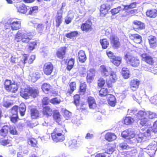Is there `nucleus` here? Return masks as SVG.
I'll list each match as a JSON object with an SVG mask.
<instances>
[{
  "label": "nucleus",
  "instance_id": "50",
  "mask_svg": "<svg viewBox=\"0 0 157 157\" xmlns=\"http://www.w3.org/2000/svg\"><path fill=\"white\" fill-rule=\"evenodd\" d=\"M10 118L12 123L15 124L18 121V114H11L10 117Z\"/></svg>",
  "mask_w": 157,
  "mask_h": 157
},
{
  "label": "nucleus",
  "instance_id": "27",
  "mask_svg": "<svg viewBox=\"0 0 157 157\" xmlns=\"http://www.w3.org/2000/svg\"><path fill=\"white\" fill-rule=\"evenodd\" d=\"M28 144L33 147L38 148V142L36 139L33 137H29L27 140Z\"/></svg>",
  "mask_w": 157,
  "mask_h": 157
},
{
  "label": "nucleus",
  "instance_id": "53",
  "mask_svg": "<svg viewBox=\"0 0 157 157\" xmlns=\"http://www.w3.org/2000/svg\"><path fill=\"white\" fill-rule=\"evenodd\" d=\"M79 108V109L81 111H84L86 110L87 108V104L85 102H82L80 103H79V105H78Z\"/></svg>",
  "mask_w": 157,
  "mask_h": 157
},
{
  "label": "nucleus",
  "instance_id": "54",
  "mask_svg": "<svg viewBox=\"0 0 157 157\" xmlns=\"http://www.w3.org/2000/svg\"><path fill=\"white\" fill-rule=\"evenodd\" d=\"M71 113L67 110H65L63 112V116L66 120H68L71 117Z\"/></svg>",
  "mask_w": 157,
  "mask_h": 157
},
{
  "label": "nucleus",
  "instance_id": "15",
  "mask_svg": "<svg viewBox=\"0 0 157 157\" xmlns=\"http://www.w3.org/2000/svg\"><path fill=\"white\" fill-rule=\"evenodd\" d=\"M111 6L109 5L103 4L101 5L100 8V14L102 16H105L108 13L110 9Z\"/></svg>",
  "mask_w": 157,
  "mask_h": 157
},
{
  "label": "nucleus",
  "instance_id": "45",
  "mask_svg": "<svg viewBox=\"0 0 157 157\" xmlns=\"http://www.w3.org/2000/svg\"><path fill=\"white\" fill-rule=\"evenodd\" d=\"M27 7L24 4L19 7L17 8L18 12L21 13H25L27 12Z\"/></svg>",
  "mask_w": 157,
  "mask_h": 157
},
{
  "label": "nucleus",
  "instance_id": "37",
  "mask_svg": "<svg viewBox=\"0 0 157 157\" xmlns=\"http://www.w3.org/2000/svg\"><path fill=\"white\" fill-rule=\"evenodd\" d=\"M121 74L123 77L125 79H127L129 77L130 72L129 69L126 67L122 68Z\"/></svg>",
  "mask_w": 157,
  "mask_h": 157
},
{
  "label": "nucleus",
  "instance_id": "21",
  "mask_svg": "<svg viewBox=\"0 0 157 157\" xmlns=\"http://www.w3.org/2000/svg\"><path fill=\"white\" fill-rule=\"evenodd\" d=\"M69 86L70 89H68L66 92L67 95H70L76 89V81H72L69 82Z\"/></svg>",
  "mask_w": 157,
  "mask_h": 157
},
{
  "label": "nucleus",
  "instance_id": "63",
  "mask_svg": "<svg viewBox=\"0 0 157 157\" xmlns=\"http://www.w3.org/2000/svg\"><path fill=\"white\" fill-rule=\"evenodd\" d=\"M18 106L15 105L13 106L10 109V112L11 114H18Z\"/></svg>",
  "mask_w": 157,
  "mask_h": 157
},
{
  "label": "nucleus",
  "instance_id": "6",
  "mask_svg": "<svg viewBox=\"0 0 157 157\" xmlns=\"http://www.w3.org/2000/svg\"><path fill=\"white\" fill-rule=\"evenodd\" d=\"M53 69L54 66L52 63L48 62L44 65L43 71L44 74L48 76L52 74Z\"/></svg>",
  "mask_w": 157,
  "mask_h": 157
},
{
  "label": "nucleus",
  "instance_id": "36",
  "mask_svg": "<svg viewBox=\"0 0 157 157\" xmlns=\"http://www.w3.org/2000/svg\"><path fill=\"white\" fill-rule=\"evenodd\" d=\"M100 42L103 49H106L109 46V42L106 38L100 39Z\"/></svg>",
  "mask_w": 157,
  "mask_h": 157
},
{
  "label": "nucleus",
  "instance_id": "22",
  "mask_svg": "<svg viewBox=\"0 0 157 157\" xmlns=\"http://www.w3.org/2000/svg\"><path fill=\"white\" fill-rule=\"evenodd\" d=\"M29 90V87L22 89L20 92V95L25 99H29L30 98Z\"/></svg>",
  "mask_w": 157,
  "mask_h": 157
},
{
  "label": "nucleus",
  "instance_id": "12",
  "mask_svg": "<svg viewBox=\"0 0 157 157\" xmlns=\"http://www.w3.org/2000/svg\"><path fill=\"white\" fill-rule=\"evenodd\" d=\"M42 113L43 116L48 118L52 115L53 110L49 106H45L43 107Z\"/></svg>",
  "mask_w": 157,
  "mask_h": 157
},
{
  "label": "nucleus",
  "instance_id": "31",
  "mask_svg": "<svg viewBox=\"0 0 157 157\" xmlns=\"http://www.w3.org/2000/svg\"><path fill=\"white\" fill-rule=\"evenodd\" d=\"M146 16L151 18H155L157 16V10L155 9L148 10L146 13Z\"/></svg>",
  "mask_w": 157,
  "mask_h": 157
},
{
  "label": "nucleus",
  "instance_id": "7",
  "mask_svg": "<svg viewBox=\"0 0 157 157\" xmlns=\"http://www.w3.org/2000/svg\"><path fill=\"white\" fill-rule=\"evenodd\" d=\"M111 46L114 49H118L121 46V43L119 38L116 36L112 35L110 38Z\"/></svg>",
  "mask_w": 157,
  "mask_h": 157
},
{
  "label": "nucleus",
  "instance_id": "59",
  "mask_svg": "<svg viewBox=\"0 0 157 157\" xmlns=\"http://www.w3.org/2000/svg\"><path fill=\"white\" fill-rule=\"evenodd\" d=\"M137 3L136 2L131 3L128 5H126L124 6V8L126 10L131 9L136 7Z\"/></svg>",
  "mask_w": 157,
  "mask_h": 157
},
{
  "label": "nucleus",
  "instance_id": "4",
  "mask_svg": "<svg viewBox=\"0 0 157 157\" xmlns=\"http://www.w3.org/2000/svg\"><path fill=\"white\" fill-rule=\"evenodd\" d=\"M124 59L127 63L133 67H138L140 64V60L136 58L131 52H128L125 53Z\"/></svg>",
  "mask_w": 157,
  "mask_h": 157
},
{
  "label": "nucleus",
  "instance_id": "44",
  "mask_svg": "<svg viewBox=\"0 0 157 157\" xmlns=\"http://www.w3.org/2000/svg\"><path fill=\"white\" fill-rule=\"evenodd\" d=\"M78 34L77 31H73L66 34L65 36L70 39L76 37Z\"/></svg>",
  "mask_w": 157,
  "mask_h": 157
},
{
  "label": "nucleus",
  "instance_id": "25",
  "mask_svg": "<svg viewBox=\"0 0 157 157\" xmlns=\"http://www.w3.org/2000/svg\"><path fill=\"white\" fill-rule=\"evenodd\" d=\"M105 139L108 142H112L117 138L116 135L112 132H108L105 135Z\"/></svg>",
  "mask_w": 157,
  "mask_h": 157
},
{
  "label": "nucleus",
  "instance_id": "1",
  "mask_svg": "<svg viewBox=\"0 0 157 157\" xmlns=\"http://www.w3.org/2000/svg\"><path fill=\"white\" fill-rule=\"evenodd\" d=\"M100 71L101 75L106 78L110 75L108 80H106V84L108 88H112L113 84L117 80L116 72L113 71H109L108 68L105 65H101L100 67Z\"/></svg>",
  "mask_w": 157,
  "mask_h": 157
},
{
  "label": "nucleus",
  "instance_id": "49",
  "mask_svg": "<svg viewBox=\"0 0 157 157\" xmlns=\"http://www.w3.org/2000/svg\"><path fill=\"white\" fill-rule=\"evenodd\" d=\"M73 98L74 103L77 107H78V105H79L80 99V95L79 94H76L74 96Z\"/></svg>",
  "mask_w": 157,
  "mask_h": 157
},
{
  "label": "nucleus",
  "instance_id": "11",
  "mask_svg": "<svg viewBox=\"0 0 157 157\" xmlns=\"http://www.w3.org/2000/svg\"><path fill=\"white\" fill-rule=\"evenodd\" d=\"M66 50L67 47L65 46L59 48L56 52V55L57 57L59 59H63L65 57Z\"/></svg>",
  "mask_w": 157,
  "mask_h": 157
},
{
  "label": "nucleus",
  "instance_id": "14",
  "mask_svg": "<svg viewBox=\"0 0 157 157\" xmlns=\"http://www.w3.org/2000/svg\"><path fill=\"white\" fill-rule=\"evenodd\" d=\"M148 41L150 48L155 49L157 47V39L156 36L152 35L149 36Z\"/></svg>",
  "mask_w": 157,
  "mask_h": 157
},
{
  "label": "nucleus",
  "instance_id": "52",
  "mask_svg": "<svg viewBox=\"0 0 157 157\" xmlns=\"http://www.w3.org/2000/svg\"><path fill=\"white\" fill-rule=\"evenodd\" d=\"M9 132L10 134L13 135H16L17 134V132L15 126L10 125L9 126Z\"/></svg>",
  "mask_w": 157,
  "mask_h": 157
},
{
  "label": "nucleus",
  "instance_id": "32",
  "mask_svg": "<svg viewBox=\"0 0 157 157\" xmlns=\"http://www.w3.org/2000/svg\"><path fill=\"white\" fill-rule=\"evenodd\" d=\"M78 58L80 62L83 63L86 60V57L85 52L81 50L78 52Z\"/></svg>",
  "mask_w": 157,
  "mask_h": 157
},
{
  "label": "nucleus",
  "instance_id": "38",
  "mask_svg": "<svg viewBox=\"0 0 157 157\" xmlns=\"http://www.w3.org/2000/svg\"><path fill=\"white\" fill-rule=\"evenodd\" d=\"M18 86L17 84L13 83L7 90L12 93H15L18 90Z\"/></svg>",
  "mask_w": 157,
  "mask_h": 157
},
{
  "label": "nucleus",
  "instance_id": "55",
  "mask_svg": "<svg viewBox=\"0 0 157 157\" xmlns=\"http://www.w3.org/2000/svg\"><path fill=\"white\" fill-rule=\"evenodd\" d=\"M61 101L60 99L57 97H55L50 100V102L53 105L59 104Z\"/></svg>",
  "mask_w": 157,
  "mask_h": 157
},
{
  "label": "nucleus",
  "instance_id": "62",
  "mask_svg": "<svg viewBox=\"0 0 157 157\" xmlns=\"http://www.w3.org/2000/svg\"><path fill=\"white\" fill-rule=\"evenodd\" d=\"M119 147L121 149L123 150H127L129 148V146H128L127 143L125 142H123L120 143L119 144Z\"/></svg>",
  "mask_w": 157,
  "mask_h": 157
},
{
  "label": "nucleus",
  "instance_id": "47",
  "mask_svg": "<svg viewBox=\"0 0 157 157\" xmlns=\"http://www.w3.org/2000/svg\"><path fill=\"white\" fill-rule=\"evenodd\" d=\"M42 106H47L50 102V100L48 97H44L41 100Z\"/></svg>",
  "mask_w": 157,
  "mask_h": 157
},
{
  "label": "nucleus",
  "instance_id": "30",
  "mask_svg": "<svg viewBox=\"0 0 157 157\" xmlns=\"http://www.w3.org/2000/svg\"><path fill=\"white\" fill-rule=\"evenodd\" d=\"M30 116L32 119H37L40 116L39 111L36 108H32L30 110Z\"/></svg>",
  "mask_w": 157,
  "mask_h": 157
},
{
  "label": "nucleus",
  "instance_id": "56",
  "mask_svg": "<svg viewBox=\"0 0 157 157\" xmlns=\"http://www.w3.org/2000/svg\"><path fill=\"white\" fill-rule=\"evenodd\" d=\"M11 140L10 139H2L0 140V144L3 146H5L11 144Z\"/></svg>",
  "mask_w": 157,
  "mask_h": 157
},
{
  "label": "nucleus",
  "instance_id": "13",
  "mask_svg": "<svg viewBox=\"0 0 157 157\" xmlns=\"http://www.w3.org/2000/svg\"><path fill=\"white\" fill-rule=\"evenodd\" d=\"M133 28L134 29L140 30L145 29L144 24L141 21L137 20H134L132 23Z\"/></svg>",
  "mask_w": 157,
  "mask_h": 157
},
{
  "label": "nucleus",
  "instance_id": "24",
  "mask_svg": "<svg viewBox=\"0 0 157 157\" xmlns=\"http://www.w3.org/2000/svg\"><path fill=\"white\" fill-rule=\"evenodd\" d=\"M130 37L131 39L136 44H139L142 42V36L137 33L131 35Z\"/></svg>",
  "mask_w": 157,
  "mask_h": 157
},
{
  "label": "nucleus",
  "instance_id": "64",
  "mask_svg": "<svg viewBox=\"0 0 157 157\" xmlns=\"http://www.w3.org/2000/svg\"><path fill=\"white\" fill-rule=\"evenodd\" d=\"M151 128L153 132L154 133H157V120L154 122Z\"/></svg>",
  "mask_w": 157,
  "mask_h": 157
},
{
  "label": "nucleus",
  "instance_id": "5",
  "mask_svg": "<svg viewBox=\"0 0 157 157\" xmlns=\"http://www.w3.org/2000/svg\"><path fill=\"white\" fill-rule=\"evenodd\" d=\"M32 35L28 33H22L20 30L17 31L14 37L15 40L17 42L21 41L24 44H28L32 39Z\"/></svg>",
  "mask_w": 157,
  "mask_h": 157
},
{
  "label": "nucleus",
  "instance_id": "43",
  "mask_svg": "<svg viewBox=\"0 0 157 157\" xmlns=\"http://www.w3.org/2000/svg\"><path fill=\"white\" fill-rule=\"evenodd\" d=\"M52 87V86L48 83H44L41 86V89L44 92L49 91Z\"/></svg>",
  "mask_w": 157,
  "mask_h": 157
},
{
  "label": "nucleus",
  "instance_id": "29",
  "mask_svg": "<svg viewBox=\"0 0 157 157\" xmlns=\"http://www.w3.org/2000/svg\"><path fill=\"white\" fill-rule=\"evenodd\" d=\"M9 129L8 125H4L0 129V136L3 138H5L7 136Z\"/></svg>",
  "mask_w": 157,
  "mask_h": 157
},
{
  "label": "nucleus",
  "instance_id": "40",
  "mask_svg": "<svg viewBox=\"0 0 157 157\" xmlns=\"http://www.w3.org/2000/svg\"><path fill=\"white\" fill-rule=\"evenodd\" d=\"M108 90L107 88L102 87L99 92V95L101 97H103L108 95Z\"/></svg>",
  "mask_w": 157,
  "mask_h": 157
},
{
  "label": "nucleus",
  "instance_id": "17",
  "mask_svg": "<svg viewBox=\"0 0 157 157\" xmlns=\"http://www.w3.org/2000/svg\"><path fill=\"white\" fill-rule=\"evenodd\" d=\"M147 153L151 157H152L155 154L156 148L155 145L150 144L146 148Z\"/></svg>",
  "mask_w": 157,
  "mask_h": 157
},
{
  "label": "nucleus",
  "instance_id": "41",
  "mask_svg": "<svg viewBox=\"0 0 157 157\" xmlns=\"http://www.w3.org/2000/svg\"><path fill=\"white\" fill-rule=\"evenodd\" d=\"M87 85L85 82H81L80 84L79 91L84 94L86 91Z\"/></svg>",
  "mask_w": 157,
  "mask_h": 157
},
{
  "label": "nucleus",
  "instance_id": "34",
  "mask_svg": "<svg viewBox=\"0 0 157 157\" xmlns=\"http://www.w3.org/2000/svg\"><path fill=\"white\" fill-rule=\"evenodd\" d=\"M75 63V59L71 58L67 61L66 69L69 71L73 68Z\"/></svg>",
  "mask_w": 157,
  "mask_h": 157
},
{
  "label": "nucleus",
  "instance_id": "35",
  "mask_svg": "<svg viewBox=\"0 0 157 157\" xmlns=\"http://www.w3.org/2000/svg\"><path fill=\"white\" fill-rule=\"evenodd\" d=\"M111 62L115 66H118L122 62V58L120 56H116L112 59Z\"/></svg>",
  "mask_w": 157,
  "mask_h": 157
},
{
  "label": "nucleus",
  "instance_id": "9",
  "mask_svg": "<svg viewBox=\"0 0 157 157\" xmlns=\"http://www.w3.org/2000/svg\"><path fill=\"white\" fill-rule=\"evenodd\" d=\"M141 57L142 60L148 64L151 65H153L154 64L155 61L153 58L147 53L142 54L141 55Z\"/></svg>",
  "mask_w": 157,
  "mask_h": 157
},
{
  "label": "nucleus",
  "instance_id": "26",
  "mask_svg": "<svg viewBox=\"0 0 157 157\" xmlns=\"http://www.w3.org/2000/svg\"><path fill=\"white\" fill-rule=\"evenodd\" d=\"M109 97L107 99L108 104L112 107H114L117 104V100L115 96L112 94H109Z\"/></svg>",
  "mask_w": 157,
  "mask_h": 157
},
{
  "label": "nucleus",
  "instance_id": "23",
  "mask_svg": "<svg viewBox=\"0 0 157 157\" xmlns=\"http://www.w3.org/2000/svg\"><path fill=\"white\" fill-rule=\"evenodd\" d=\"M115 145L111 143H108L105 146L104 150L108 154H111L114 151Z\"/></svg>",
  "mask_w": 157,
  "mask_h": 157
},
{
  "label": "nucleus",
  "instance_id": "18",
  "mask_svg": "<svg viewBox=\"0 0 157 157\" xmlns=\"http://www.w3.org/2000/svg\"><path fill=\"white\" fill-rule=\"evenodd\" d=\"M127 150V151L123 152L122 154L126 156L128 155L132 156L135 155L137 153L136 148L134 147H129V148Z\"/></svg>",
  "mask_w": 157,
  "mask_h": 157
},
{
  "label": "nucleus",
  "instance_id": "3",
  "mask_svg": "<svg viewBox=\"0 0 157 157\" xmlns=\"http://www.w3.org/2000/svg\"><path fill=\"white\" fill-rule=\"evenodd\" d=\"M67 132L66 128L63 126L56 127L51 133L53 141L56 143L61 142L65 140V135Z\"/></svg>",
  "mask_w": 157,
  "mask_h": 157
},
{
  "label": "nucleus",
  "instance_id": "33",
  "mask_svg": "<svg viewBox=\"0 0 157 157\" xmlns=\"http://www.w3.org/2000/svg\"><path fill=\"white\" fill-rule=\"evenodd\" d=\"M89 71L92 74V75H90L89 74H88L86 76V80L88 83H90L94 79L95 70L94 69L91 68L90 69Z\"/></svg>",
  "mask_w": 157,
  "mask_h": 157
},
{
  "label": "nucleus",
  "instance_id": "39",
  "mask_svg": "<svg viewBox=\"0 0 157 157\" xmlns=\"http://www.w3.org/2000/svg\"><path fill=\"white\" fill-rule=\"evenodd\" d=\"M56 26L58 28L63 22V16L62 14L60 15H57L55 17Z\"/></svg>",
  "mask_w": 157,
  "mask_h": 157
},
{
  "label": "nucleus",
  "instance_id": "46",
  "mask_svg": "<svg viewBox=\"0 0 157 157\" xmlns=\"http://www.w3.org/2000/svg\"><path fill=\"white\" fill-rule=\"evenodd\" d=\"M106 82L105 81L103 78L100 77L98 80L97 85L100 88L103 87Z\"/></svg>",
  "mask_w": 157,
  "mask_h": 157
},
{
  "label": "nucleus",
  "instance_id": "10",
  "mask_svg": "<svg viewBox=\"0 0 157 157\" xmlns=\"http://www.w3.org/2000/svg\"><path fill=\"white\" fill-rule=\"evenodd\" d=\"M140 84V81L138 79H132L129 82L130 89L133 92L136 91L138 89Z\"/></svg>",
  "mask_w": 157,
  "mask_h": 157
},
{
  "label": "nucleus",
  "instance_id": "48",
  "mask_svg": "<svg viewBox=\"0 0 157 157\" xmlns=\"http://www.w3.org/2000/svg\"><path fill=\"white\" fill-rule=\"evenodd\" d=\"M53 117L55 120H59L60 119L61 115L58 111L54 110L53 111Z\"/></svg>",
  "mask_w": 157,
  "mask_h": 157
},
{
  "label": "nucleus",
  "instance_id": "57",
  "mask_svg": "<svg viewBox=\"0 0 157 157\" xmlns=\"http://www.w3.org/2000/svg\"><path fill=\"white\" fill-rule=\"evenodd\" d=\"M31 80L33 82H36L39 78V75L36 73H33L30 75Z\"/></svg>",
  "mask_w": 157,
  "mask_h": 157
},
{
  "label": "nucleus",
  "instance_id": "28",
  "mask_svg": "<svg viewBox=\"0 0 157 157\" xmlns=\"http://www.w3.org/2000/svg\"><path fill=\"white\" fill-rule=\"evenodd\" d=\"M28 58V55L27 54H23L22 59H20L19 61L17 62V65L22 67H24L25 64L27 63Z\"/></svg>",
  "mask_w": 157,
  "mask_h": 157
},
{
  "label": "nucleus",
  "instance_id": "58",
  "mask_svg": "<svg viewBox=\"0 0 157 157\" xmlns=\"http://www.w3.org/2000/svg\"><path fill=\"white\" fill-rule=\"evenodd\" d=\"M38 9V7L37 6H35L30 8L28 14L30 15H32L37 13Z\"/></svg>",
  "mask_w": 157,
  "mask_h": 157
},
{
  "label": "nucleus",
  "instance_id": "60",
  "mask_svg": "<svg viewBox=\"0 0 157 157\" xmlns=\"http://www.w3.org/2000/svg\"><path fill=\"white\" fill-rule=\"evenodd\" d=\"M13 83L12 82V81L10 80L6 79L5 80L4 86L5 89L7 90H8L10 86Z\"/></svg>",
  "mask_w": 157,
  "mask_h": 157
},
{
  "label": "nucleus",
  "instance_id": "61",
  "mask_svg": "<svg viewBox=\"0 0 157 157\" xmlns=\"http://www.w3.org/2000/svg\"><path fill=\"white\" fill-rule=\"evenodd\" d=\"M132 119L131 117H126L124 120V124H130L132 123Z\"/></svg>",
  "mask_w": 157,
  "mask_h": 157
},
{
  "label": "nucleus",
  "instance_id": "2",
  "mask_svg": "<svg viewBox=\"0 0 157 157\" xmlns=\"http://www.w3.org/2000/svg\"><path fill=\"white\" fill-rule=\"evenodd\" d=\"M155 116L154 113L150 111L141 110L137 113L136 117L141 126H145L149 125V120L155 118Z\"/></svg>",
  "mask_w": 157,
  "mask_h": 157
},
{
  "label": "nucleus",
  "instance_id": "20",
  "mask_svg": "<svg viewBox=\"0 0 157 157\" xmlns=\"http://www.w3.org/2000/svg\"><path fill=\"white\" fill-rule=\"evenodd\" d=\"M30 97L33 98L37 97L39 95L40 91L38 88L29 87Z\"/></svg>",
  "mask_w": 157,
  "mask_h": 157
},
{
  "label": "nucleus",
  "instance_id": "19",
  "mask_svg": "<svg viewBox=\"0 0 157 157\" xmlns=\"http://www.w3.org/2000/svg\"><path fill=\"white\" fill-rule=\"evenodd\" d=\"M11 29L13 30H17L21 28V22L19 21L12 20V22L9 23Z\"/></svg>",
  "mask_w": 157,
  "mask_h": 157
},
{
  "label": "nucleus",
  "instance_id": "51",
  "mask_svg": "<svg viewBox=\"0 0 157 157\" xmlns=\"http://www.w3.org/2000/svg\"><path fill=\"white\" fill-rule=\"evenodd\" d=\"M37 44V42L36 40L33 41H31L29 44L28 48L29 50H33L35 48Z\"/></svg>",
  "mask_w": 157,
  "mask_h": 157
},
{
  "label": "nucleus",
  "instance_id": "42",
  "mask_svg": "<svg viewBox=\"0 0 157 157\" xmlns=\"http://www.w3.org/2000/svg\"><path fill=\"white\" fill-rule=\"evenodd\" d=\"M19 109L21 116H24L26 110L25 105L24 103H21L20 105Z\"/></svg>",
  "mask_w": 157,
  "mask_h": 157
},
{
  "label": "nucleus",
  "instance_id": "16",
  "mask_svg": "<svg viewBox=\"0 0 157 157\" xmlns=\"http://www.w3.org/2000/svg\"><path fill=\"white\" fill-rule=\"evenodd\" d=\"M87 102L90 109H94L97 107V104L93 97L90 96L88 97L87 99Z\"/></svg>",
  "mask_w": 157,
  "mask_h": 157
},
{
  "label": "nucleus",
  "instance_id": "8",
  "mask_svg": "<svg viewBox=\"0 0 157 157\" xmlns=\"http://www.w3.org/2000/svg\"><path fill=\"white\" fill-rule=\"evenodd\" d=\"M80 28L81 30L83 32H88L91 31L93 28L91 20L90 19H88L84 23L82 24Z\"/></svg>",
  "mask_w": 157,
  "mask_h": 157
}]
</instances>
